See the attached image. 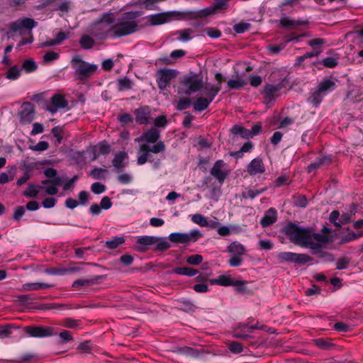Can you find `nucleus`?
I'll use <instances>...</instances> for the list:
<instances>
[{"label": "nucleus", "mask_w": 363, "mask_h": 363, "mask_svg": "<svg viewBox=\"0 0 363 363\" xmlns=\"http://www.w3.org/2000/svg\"><path fill=\"white\" fill-rule=\"evenodd\" d=\"M140 16V13L138 11L126 12L118 19L114 25H111L112 22L111 16L107 15L103 17L99 22L98 26L109 36L122 37L136 31L138 23L135 21V19Z\"/></svg>", "instance_id": "obj_1"}, {"label": "nucleus", "mask_w": 363, "mask_h": 363, "mask_svg": "<svg viewBox=\"0 0 363 363\" xmlns=\"http://www.w3.org/2000/svg\"><path fill=\"white\" fill-rule=\"evenodd\" d=\"M284 232L291 242L305 248H316L315 241L320 242H329L330 241L327 235L314 233L311 228L300 227L294 223L287 224Z\"/></svg>", "instance_id": "obj_2"}, {"label": "nucleus", "mask_w": 363, "mask_h": 363, "mask_svg": "<svg viewBox=\"0 0 363 363\" xmlns=\"http://www.w3.org/2000/svg\"><path fill=\"white\" fill-rule=\"evenodd\" d=\"M36 26L37 23L32 18L19 19L9 25L10 30L7 33L8 38H11L13 34L16 33L23 37L18 46L31 43L33 41L32 28Z\"/></svg>", "instance_id": "obj_3"}, {"label": "nucleus", "mask_w": 363, "mask_h": 363, "mask_svg": "<svg viewBox=\"0 0 363 363\" xmlns=\"http://www.w3.org/2000/svg\"><path fill=\"white\" fill-rule=\"evenodd\" d=\"M43 94H37L34 96L33 100H35L44 111L54 113L60 110L67 111L69 109V103L65 96L55 94L52 96L50 102L48 103L43 99Z\"/></svg>", "instance_id": "obj_4"}, {"label": "nucleus", "mask_w": 363, "mask_h": 363, "mask_svg": "<svg viewBox=\"0 0 363 363\" xmlns=\"http://www.w3.org/2000/svg\"><path fill=\"white\" fill-rule=\"evenodd\" d=\"M110 152V145L106 140H103L96 145L89 146L85 151L75 152L74 158L77 160V163H82L84 162L86 157L91 161H95L99 155H107Z\"/></svg>", "instance_id": "obj_5"}, {"label": "nucleus", "mask_w": 363, "mask_h": 363, "mask_svg": "<svg viewBox=\"0 0 363 363\" xmlns=\"http://www.w3.org/2000/svg\"><path fill=\"white\" fill-rule=\"evenodd\" d=\"M336 87L335 82L333 79L325 78L318 85L316 89L311 92L308 99L310 103L313 106L318 105L324 96L328 92L333 91Z\"/></svg>", "instance_id": "obj_6"}, {"label": "nucleus", "mask_w": 363, "mask_h": 363, "mask_svg": "<svg viewBox=\"0 0 363 363\" xmlns=\"http://www.w3.org/2000/svg\"><path fill=\"white\" fill-rule=\"evenodd\" d=\"M247 281L243 280H235L230 274H221L216 279L211 280L212 285L222 286H233L235 289L242 294L247 291L246 284Z\"/></svg>", "instance_id": "obj_7"}, {"label": "nucleus", "mask_w": 363, "mask_h": 363, "mask_svg": "<svg viewBox=\"0 0 363 363\" xmlns=\"http://www.w3.org/2000/svg\"><path fill=\"white\" fill-rule=\"evenodd\" d=\"M71 65L80 79L88 77L97 69V66L84 61L79 55L74 56L71 60Z\"/></svg>", "instance_id": "obj_8"}, {"label": "nucleus", "mask_w": 363, "mask_h": 363, "mask_svg": "<svg viewBox=\"0 0 363 363\" xmlns=\"http://www.w3.org/2000/svg\"><path fill=\"white\" fill-rule=\"evenodd\" d=\"M203 86V81L196 76L185 77L181 86L178 88V94L190 95L200 90Z\"/></svg>", "instance_id": "obj_9"}, {"label": "nucleus", "mask_w": 363, "mask_h": 363, "mask_svg": "<svg viewBox=\"0 0 363 363\" xmlns=\"http://www.w3.org/2000/svg\"><path fill=\"white\" fill-rule=\"evenodd\" d=\"M277 258L279 263L293 262L298 264H304L313 261V258L306 254L291 252H280L277 253Z\"/></svg>", "instance_id": "obj_10"}, {"label": "nucleus", "mask_w": 363, "mask_h": 363, "mask_svg": "<svg viewBox=\"0 0 363 363\" xmlns=\"http://www.w3.org/2000/svg\"><path fill=\"white\" fill-rule=\"evenodd\" d=\"M201 236L202 234L199 230L194 229L189 233H172L169 235V239L174 243L187 244L197 241Z\"/></svg>", "instance_id": "obj_11"}, {"label": "nucleus", "mask_w": 363, "mask_h": 363, "mask_svg": "<svg viewBox=\"0 0 363 363\" xmlns=\"http://www.w3.org/2000/svg\"><path fill=\"white\" fill-rule=\"evenodd\" d=\"M25 333L32 337H47L57 334L54 328L45 326H27L24 328Z\"/></svg>", "instance_id": "obj_12"}, {"label": "nucleus", "mask_w": 363, "mask_h": 363, "mask_svg": "<svg viewBox=\"0 0 363 363\" xmlns=\"http://www.w3.org/2000/svg\"><path fill=\"white\" fill-rule=\"evenodd\" d=\"M152 154V152L148 151L147 144L141 145L140 146V154L137 159L138 164L143 165L149 162L152 164L154 169H158L161 164V160L154 158Z\"/></svg>", "instance_id": "obj_13"}, {"label": "nucleus", "mask_w": 363, "mask_h": 363, "mask_svg": "<svg viewBox=\"0 0 363 363\" xmlns=\"http://www.w3.org/2000/svg\"><path fill=\"white\" fill-rule=\"evenodd\" d=\"M227 166V164L223 160H218L215 162L210 170L211 174L216 178L220 184L224 182L229 174Z\"/></svg>", "instance_id": "obj_14"}, {"label": "nucleus", "mask_w": 363, "mask_h": 363, "mask_svg": "<svg viewBox=\"0 0 363 363\" xmlns=\"http://www.w3.org/2000/svg\"><path fill=\"white\" fill-rule=\"evenodd\" d=\"M259 328L256 325L249 323H238L233 328L232 336L239 339H248L250 337V333Z\"/></svg>", "instance_id": "obj_15"}, {"label": "nucleus", "mask_w": 363, "mask_h": 363, "mask_svg": "<svg viewBox=\"0 0 363 363\" xmlns=\"http://www.w3.org/2000/svg\"><path fill=\"white\" fill-rule=\"evenodd\" d=\"M328 243V242H320L317 241L315 242V245H317V247L310 250H311V254L313 255H315L318 259L314 261L313 264H318L320 262H331L334 261V256L331 253L323 250L322 248L323 245Z\"/></svg>", "instance_id": "obj_16"}, {"label": "nucleus", "mask_w": 363, "mask_h": 363, "mask_svg": "<svg viewBox=\"0 0 363 363\" xmlns=\"http://www.w3.org/2000/svg\"><path fill=\"white\" fill-rule=\"evenodd\" d=\"M177 72L174 69H164L159 72L157 82L160 89H164L171 80L177 77Z\"/></svg>", "instance_id": "obj_17"}, {"label": "nucleus", "mask_w": 363, "mask_h": 363, "mask_svg": "<svg viewBox=\"0 0 363 363\" xmlns=\"http://www.w3.org/2000/svg\"><path fill=\"white\" fill-rule=\"evenodd\" d=\"M174 16V12H164L150 15L146 17L147 22L151 26H157L165 23Z\"/></svg>", "instance_id": "obj_18"}, {"label": "nucleus", "mask_w": 363, "mask_h": 363, "mask_svg": "<svg viewBox=\"0 0 363 363\" xmlns=\"http://www.w3.org/2000/svg\"><path fill=\"white\" fill-rule=\"evenodd\" d=\"M157 237L150 235H143L138 238L136 240V248L138 252H145L148 249V246L156 243Z\"/></svg>", "instance_id": "obj_19"}, {"label": "nucleus", "mask_w": 363, "mask_h": 363, "mask_svg": "<svg viewBox=\"0 0 363 363\" xmlns=\"http://www.w3.org/2000/svg\"><path fill=\"white\" fill-rule=\"evenodd\" d=\"M283 84L279 83L276 85L273 84H267L265 86L264 89L263 91V94L264 96V99L267 102H270L278 96V93L283 87Z\"/></svg>", "instance_id": "obj_20"}, {"label": "nucleus", "mask_w": 363, "mask_h": 363, "mask_svg": "<svg viewBox=\"0 0 363 363\" xmlns=\"http://www.w3.org/2000/svg\"><path fill=\"white\" fill-rule=\"evenodd\" d=\"M265 172V168L262 160L257 157L253 159L247 166V172L250 175L262 174Z\"/></svg>", "instance_id": "obj_21"}, {"label": "nucleus", "mask_w": 363, "mask_h": 363, "mask_svg": "<svg viewBox=\"0 0 363 363\" xmlns=\"http://www.w3.org/2000/svg\"><path fill=\"white\" fill-rule=\"evenodd\" d=\"M277 220V211L274 208H269L260 220V225L267 228L274 224Z\"/></svg>", "instance_id": "obj_22"}, {"label": "nucleus", "mask_w": 363, "mask_h": 363, "mask_svg": "<svg viewBox=\"0 0 363 363\" xmlns=\"http://www.w3.org/2000/svg\"><path fill=\"white\" fill-rule=\"evenodd\" d=\"M160 138V131L155 128H152L147 131L145 132L143 135L137 139L138 142L145 141L147 143H155Z\"/></svg>", "instance_id": "obj_23"}, {"label": "nucleus", "mask_w": 363, "mask_h": 363, "mask_svg": "<svg viewBox=\"0 0 363 363\" xmlns=\"http://www.w3.org/2000/svg\"><path fill=\"white\" fill-rule=\"evenodd\" d=\"M174 352L186 357L198 358L202 354L199 350L191 347H177L174 350Z\"/></svg>", "instance_id": "obj_24"}, {"label": "nucleus", "mask_w": 363, "mask_h": 363, "mask_svg": "<svg viewBox=\"0 0 363 363\" xmlns=\"http://www.w3.org/2000/svg\"><path fill=\"white\" fill-rule=\"evenodd\" d=\"M128 158V153L125 151H121L114 155L112 164L116 170L119 171L125 167V160Z\"/></svg>", "instance_id": "obj_25"}, {"label": "nucleus", "mask_w": 363, "mask_h": 363, "mask_svg": "<svg viewBox=\"0 0 363 363\" xmlns=\"http://www.w3.org/2000/svg\"><path fill=\"white\" fill-rule=\"evenodd\" d=\"M313 341L314 345L320 350H331L335 347L330 338L320 337L314 339Z\"/></svg>", "instance_id": "obj_26"}, {"label": "nucleus", "mask_w": 363, "mask_h": 363, "mask_svg": "<svg viewBox=\"0 0 363 363\" xmlns=\"http://www.w3.org/2000/svg\"><path fill=\"white\" fill-rule=\"evenodd\" d=\"M52 286H53L52 284L44 282L25 283L22 285L21 291H38L50 289Z\"/></svg>", "instance_id": "obj_27"}, {"label": "nucleus", "mask_w": 363, "mask_h": 363, "mask_svg": "<svg viewBox=\"0 0 363 363\" xmlns=\"http://www.w3.org/2000/svg\"><path fill=\"white\" fill-rule=\"evenodd\" d=\"M228 252L233 255L243 256L246 252V249L240 242L234 241L228 245Z\"/></svg>", "instance_id": "obj_28"}, {"label": "nucleus", "mask_w": 363, "mask_h": 363, "mask_svg": "<svg viewBox=\"0 0 363 363\" xmlns=\"http://www.w3.org/2000/svg\"><path fill=\"white\" fill-rule=\"evenodd\" d=\"M272 125H276V128L286 129L294 123V120L289 117L280 118L274 116L271 121Z\"/></svg>", "instance_id": "obj_29"}, {"label": "nucleus", "mask_w": 363, "mask_h": 363, "mask_svg": "<svg viewBox=\"0 0 363 363\" xmlns=\"http://www.w3.org/2000/svg\"><path fill=\"white\" fill-rule=\"evenodd\" d=\"M171 273L192 277L196 275L199 273V271L196 269L188 267H178L174 268Z\"/></svg>", "instance_id": "obj_30"}, {"label": "nucleus", "mask_w": 363, "mask_h": 363, "mask_svg": "<svg viewBox=\"0 0 363 363\" xmlns=\"http://www.w3.org/2000/svg\"><path fill=\"white\" fill-rule=\"evenodd\" d=\"M331 162L330 157L328 156H324L318 158L316 161L311 163L308 167L307 171L308 173H311L317 169L320 168L325 163H330Z\"/></svg>", "instance_id": "obj_31"}, {"label": "nucleus", "mask_w": 363, "mask_h": 363, "mask_svg": "<svg viewBox=\"0 0 363 363\" xmlns=\"http://www.w3.org/2000/svg\"><path fill=\"white\" fill-rule=\"evenodd\" d=\"M231 132L234 135H239L242 138L250 139L252 138L250 129H247L239 125H234L231 128Z\"/></svg>", "instance_id": "obj_32"}, {"label": "nucleus", "mask_w": 363, "mask_h": 363, "mask_svg": "<svg viewBox=\"0 0 363 363\" xmlns=\"http://www.w3.org/2000/svg\"><path fill=\"white\" fill-rule=\"evenodd\" d=\"M194 33V31L193 29L185 28L177 31L175 34L178 35V40L182 42H186L192 38V35Z\"/></svg>", "instance_id": "obj_33"}, {"label": "nucleus", "mask_w": 363, "mask_h": 363, "mask_svg": "<svg viewBox=\"0 0 363 363\" xmlns=\"http://www.w3.org/2000/svg\"><path fill=\"white\" fill-rule=\"evenodd\" d=\"M267 190V188H261L259 189H248L242 192V197L243 199H254Z\"/></svg>", "instance_id": "obj_34"}, {"label": "nucleus", "mask_w": 363, "mask_h": 363, "mask_svg": "<svg viewBox=\"0 0 363 363\" xmlns=\"http://www.w3.org/2000/svg\"><path fill=\"white\" fill-rule=\"evenodd\" d=\"M208 98L200 97L194 103V109L197 111H202L205 110L211 102Z\"/></svg>", "instance_id": "obj_35"}, {"label": "nucleus", "mask_w": 363, "mask_h": 363, "mask_svg": "<svg viewBox=\"0 0 363 363\" xmlns=\"http://www.w3.org/2000/svg\"><path fill=\"white\" fill-rule=\"evenodd\" d=\"M247 84V81L242 79L240 76H236L235 79H230L228 82L229 89H239Z\"/></svg>", "instance_id": "obj_36"}, {"label": "nucleus", "mask_w": 363, "mask_h": 363, "mask_svg": "<svg viewBox=\"0 0 363 363\" xmlns=\"http://www.w3.org/2000/svg\"><path fill=\"white\" fill-rule=\"evenodd\" d=\"M41 308L43 310H52V309L68 310L72 308L65 303H49L43 304Z\"/></svg>", "instance_id": "obj_37"}, {"label": "nucleus", "mask_w": 363, "mask_h": 363, "mask_svg": "<svg viewBox=\"0 0 363 363\" xmlns=\"http://www.w3.org/2000/svg\"><path fill=\"white\" fill-rule=\"evenodd\" d=\"M125 242V239L123 237H114L113 239L106 242V247L108 249H116L121 245Z\"/></svg>", "instance_id": "obj_38"}, {"label": "nucleus", "mask_w": 363, "mask_h": 363, "mask_svg": "<svg viewBox=\"0 0 363 363\" xmlns=\"http://www.w3.org/2000/svg\"><path fill=\"white\" fill-rule=\"evenodd\" d=\"M39 186L33 183H29L27 189L23 192V196L28 198H36L38 194Z\"/></svg>", "instance_id": "obj_39"}, {"label": "nucleus", "mask_w": 363, "mask_h": 363, "mask_svg": "<svg viewBox=\"0 0 363 363\" xmlns=\"http://www.w3.org/2000/svg\"><path fill=\"white\" fill-rule=\"evenodd\" d=\"M191 219L192 222L196 224L199 225L201 227H207L208 225V222L207 218L199 213L194 214L191 216Z\"/></svg>", "instance_id": "obj_40"}, {"label": "nucleus", "mask_w": 363, "mask_h": 363, "mask_svg": "<svg viewBox=\"0 0 363 363\" xmlns=\"http://www.w3.org/2000/svg\"><path fill=\"white\" fill-rule=\"evenodd\" d=\"M95 283V281L94 279H79L76 281H74L72 284V287L75 289H78L80 287L82 286H89L91 284Z\"/></svg>", "instance_id": "obj_41"}, {"label": "nucleus", "mask_w": 363, "mask_h": 363, "mask_svg": "<svg viewBox=\"0 0 363 363\" xmlns=\"http://www.w3.org/2000/svg\"><path fill=\"white\" fill-rule=\"evenodd\" d=\"M280 23L281 24V26H283L284 27H295V26L304 25V24L307 23V22L303 21H294L292 19H290V18L286 17V18H283L282 19H281Z\"/></svg>", "instance_id": "obj_42"}, {"label": "nucleus", "mask_w": 363, "mask_h": 363, "mask_svg": "<svg viewBox=\"0 0 363 363\" xmlns=\"http://www.w3.org/2000/svg\"><path fill=\"white\" fill-rule=\"evenodd\" d=\"M166 150V146L163 141L156 142L152 146H148V151L153 154L164 153Z\"/></svg>", "instance_id": "obj_43"}, {"label": "nucleus", "mask_w": 363, "mask_h": 363, "mask_svg": "<svg viewBox=\"0 0 363 363\" xmlns=\"http://www.w3.org/2000/svg\"><path fill=\"white\" fill-rule=\"evenodd\" d=\"M203 260V256L199 254L191 255L186 257V262L191 265H199Z\"/></svg>", "instance_id": "obj_44"}, {"label": "nucleus", "mask_w": 363, "mask_h": 363, "mask_svg": "<svg viewBox=\"0 0 363 363\" xmlns=\"http://www.w3.org/2000/svg\"><path fill=\"white\" fill-rule=\"evenodd\" d=\"M221 89V84L207 86L206 89L207 90V96L211 101L213 99L216 95Z\"/></svg>", "instance_id": "obj_45"}, {"label": "nucleus", "mask_w": 363, "mask_h": 363, "mask_svg": "<svg viewBox=\"0 0 363 363\" xmlns=\"http://www.w3.org/2000/svg\"><path fill=\"white\" fill-rule=\"evenodd\" d=\"M79 44L84 49H90L94 45V40L89 35H83L79 40Z\"/></svg>", "instance_id": "obj_46"}, {"label": "nucleus", "mask_w": 363, "mask_h": 363, "mask_svg": "<svg viewBox=\"0 0 363 363\" xmlns=\"http://www.w3.org/2000/svg\"><path fill=\"white\" fill-rule=\"evenodd\" d=\"M155 249L158 251H165L170 247L169 242L165 238H159L156 241Z\"/></svg>", "instance_id": "obj_47"}, {"label": "nucleus", "mask_w": 363, "mask_h": 363, "mask_svg": "<svg viewBox=\"0 0 363 363\" xmlns=\"http://www.w3.org/2000/svg\"><path fill=\"white\" fill-rule=\"evenodd\" d=\"M79 321L72 318H66L62 322V325L67 328L75 329L79 326Z\"/></svg>", "instance_id": "obj_48"}, {"label": "nucleus", "mask_w": 363, "mask_h": 363, "mask_svg": "<svg viewBox=\"0 0 363 363\" xmlns=\"http://www.w3.org/2000/svg\"><path fill=\"white\" fill-rule=\"evenodd\" d=\"M338 55H335L333 57H328L323 60V65L329 68L335 67L337 65Z\"/></svg>", "instance_id": "obj_49"}, {"label": "nucleus", "mask_w": 363, "mask_h": 363, "mask_svg": "<svg viewBox=\"0 0 363 363\" xmlns=\"http://www.w3.org/2000/svg\"><path fill=\"white\" fill-rule=\"evenodd\" d=\"M228 350L233 354H240L243 350V346L238 342L233 341L228 344Z\"/></svg>", "instance_id": "obj_50"}, {"label": "nucleus", "mask_w": 363, "mask_h": 363, "mask_svg": "<svg viewBox=\"0 0 363 363\" xmlns=\"http://www.w3.org/2000/svg\"><path fill=\"white\" fill-rule=\"evenodd\" d=\"M65 180V176L64 177H54L52 179H45L42 182L43 185H47L50 184H55L57 187L60 186Z\"/></svg>", "instance_id": "obj_51"}, {"label": "nucleus", "mask_w": 363, "mask_h": 363, "mask_svg": "<svg viewBox=\"0 0 363 363\" xmlns=\"http://www.w3.org/2000/svg\"><path fill=\"white\" fill-rule=\"evenodd\" d=\"M350 259L347 257H342L336 262V268L339 270L345 269L348 267Z\"/></svg>", "instance_id": "obj_52"}, {"label": "nucleus", "mask_w": 363, "mask_h": 363, "mask_svg": "<svg viewBox=\"0 0 363 363\" xmlns=\"http://www.w3.org/2000/svg\"><path fill=\"white\" fill-rule=\"evenodd\" d=\"M116 179L121 184H128L132 182L133 177L130 174L123 173L118 174L116 177Z\"/></svg>", "instance_id": "obj_53"}, {"label": "nucleus", "mask_w": 363, "mask_h": 363, "mask_svg": "<svg viewBox=\"0 0 363 363\" xmlns=\"http://www.w3.org/2000/svg\"><path fill=\"white\" fill-rule=\"evenodd\" d=\"M355 240H357L356 233L352 231L341 236L340 239V243L346 244Z\"/></svg>", "instance_id": "obj_54"}, {"label": "nucleus", "mask_w": 363, "mask_h": 363, "mask_svg": "<svg viewBox=\"0 0 363 363\" xmlns=\"http://www.w3.org/2000/svg\"><path fill=\"white\" fill-rule=\"evenodd\" d=\"M242 257V256L232 255V257L228 259V264L232 267L241 266L243 262Z\"/></svg>", "instance_id": "obj_55"}, {"label": "nucleus", "mask_w": 363, "mask_h": 363, "mask_svg": "<svg viewBox=\"0 0 363 363\" xmlns=\"http://www.w3.org/2000/svg\"><path fill=\"white\" fill-rule=\"evenodd\" d=\"M21 71L16 67H12L6 72V78L11 80H14L18 78Z\"/></svg>", "instance_id": "obj_56"}, {"label": "nucleus", "mask_w": 363, "mask_h": 363, "mask_svg": "<svg viewBox=\"0 0 363 363\" xmlns=\"http://www.w3.org/2000/svg\"><path fill=\"white\" fill-rule=\"evenodd\" d=\"M250 24L246 22H240L233 27L234 30L238 33H242L247 30L250 28Z\"/></svg>", "instance_id": "obj_57"}, {"label": "nucleus", "mask_w": 363, "mask_h": 363, "mask_svg": "<svg viewBox=\"0 0 363 363\" xmlns=\"http://www.w3.org/2000/svg\"><path fill=\"white\" fill-rule=\"evenodd\" d=\"M106 169L99 168V167H94L91 172V175L95 179H101L104 177V174L106 172Z\"/></svg>", "instance_id": "obj_58"}, {"label": "nucleus", "mask_w": 363, "mask_h": 363, "mask_svg": "<svg viewBox=\"0 0 363 363\" xmlns=\"http://www.w3.org/2000/svg\"><path fill=\"white\" fill-rule=\"evenodd\" d=\"M294 205L297 207L305 208L308 204V201L304 195H299L294 197Z\"/></svg>", "instance_id": "obj_59"}, {"label": "nucleus", "mask_w": 363, "mask_h": 363, "mask_svg": "<svg viewBox=\"0 0 363 363\" xmlns=\"http://www.w3.org/2000/svg\"><path fill=\"white\" fill-rule=\"evenodd\" d=\"M59 337L62 344H66L72 340L73 339L71 332L68 330H62V332H60L59 334Z\"/></svg>", "instance_id": "obj_60"}, {"label": "nucleus", "mask_w": 363, "mask_h": 363, "mask_svg": "<svg viewBox=\"0 0 363 363\" xmlns=\"http://www.w3.org/2000/svg\"><path fill=\"white\" fill-rule=\"evenodd\" d=\"M23 68L28 72H31L37 69V65L31 60H26L23 63Z\"/></svg>", "instance_id": "obj_61"}, {"label": "nucleus", "mask_w": 363, "mask_h": 363, "mask_svg": "<svg viewBox=\"0 0 363 363\" xmlns=\"http://www.w3.org/2000/svg\"><path fill=\"white\" fill-rule=\"evenodd\" d=\"M91 190L95 194H101L106 191V186L99 182H95L91 184Z\"/></svg>", "instance_id": "obj_62"}, {"label": "nucleus", "mask_w": 363, "mask_h": 363, "mask_svg": "<svg viewBox=\"0 0 363 363\" xmlns=\"http://www.w3.org/2000/svg\"><path fill=\"white\" fill-rule=\"evenodd\" d=\"M62 128L60 126H55L52 128L51 133L53 136L56 138V143L60 144L62 140Z\"/></svg>", "instance_id": "obj_63"}, {"label": "nucleus", "mask_w": 363, "mask_h": 363, "mask_svg": "<svg viewBox=\"0 0 363 363\" xmlns=\"http://www.w3.org/2000/svg\"><path fill=\"white\" fill-rule=\"evenodd\" d=\"M118 89L124 91L131 88V82L126 78L118 79Z\"/></svg>", "instance_id": "obj_64"}]
</instances>
